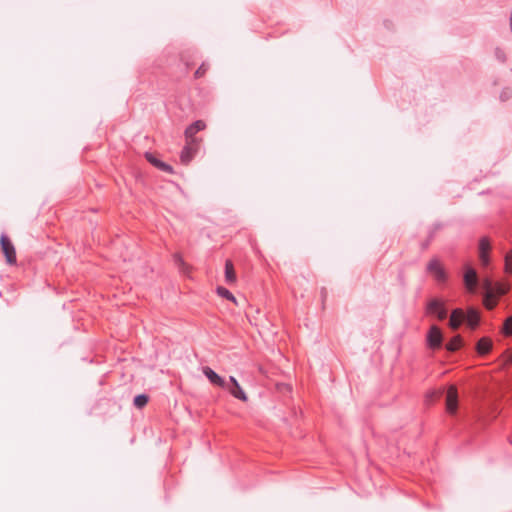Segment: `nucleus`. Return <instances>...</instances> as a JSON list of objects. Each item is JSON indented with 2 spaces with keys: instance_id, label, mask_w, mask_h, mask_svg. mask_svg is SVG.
<instances>
[{
  "instance_id": "1",
  "label": "nucleus",
  "mask_w": 512,
  "mask_h": 512,
  "mask_svg": "<svg viewBox=\"0 0 512 512\" xmlns=\"http://www.w3.org/2000/svg\"><path fill=\"white\" fill-rule=\"evenodd\" d=\"M426 271L429 274H431L434 277L435 281L438 283H445L447 281V273L444 270L443 266L441 265L439 259L436 257L432 258L428 262L426 266Z\"/></svg>"
},
{
  "instance_id": "2",
  "label": "nucleus",
  "mask_w": 512,
  "mask_h": 512,
  "mask_svg": "<svg viewBox=\"0 0 512 512\" xmlns=\"http://www.w3.org/2000/svg\"><path fill=\"white\" fill-rule=\"evenodd\" d=\"M1 250L5 256L6 262L9 265H14L17 262L16 250L6 234H2L0 237Z\"/></svg>"
},
{
  "instance_id": "3",
  "label": "nucleus",
  "mask_w": 512,
  "mask_h": 512,
  "mask_svg": "<svg viewBox=\"0 0 512 512\" xmlns=\"http://www.w3.org/2000/svg\"><path fill=\"white\" fill-rule=\"evenodd\" d=\"M427 346L430 349L436 350L442 346L443 335L440 328L432 325L426 336Z\"/></svg>"
},
{
  "instance_id": "4",
  "label": "nucleus",
  "mask_w": 512,
  "mask_h": 512,
  "mask_svg": "<svg viewBox=\"0 0 512 512\" xmlns=\"http://www.w3.org/2000/svg\"><path fill=\"white\" fill-rule=\"evenodd\" d=\"M197 145L198 144L196 139L186 141V145L183 147L180 153V160L182 164L187 165L194 158L198 150Z\"/></svg>"
},
{
  "instance_id": "5",
  "label": "nucleus",
  "mask_w": 512,
  "mask_h": 512,
  "mask_svg": "<svg viewBox=\"0 0 512 512\" xmlns=\"http://www.w3.org/2000/svg\"><path fill=\"white\" fill-rule=\"evenodd\" d=\"M458 408V391L456 386L451 385L446 393V410L449 414H455Z\"/></svg>"
},
{
  "instance_id": "6",
  "label": "nucleus",
  "mask_w": 512,
  "mask_h": 512,
  "mask_svg": "<svg viewBox=\"0 0 512 512\" xmlns=\"http://www.w3.org/2000/svg\"><path fill=\"white\" fill-rule=\"evenodd\" d=\"M464 285L469 293H475L478 285L477 272L472 267H467L464 273Z\"/></svg>"
},
{
  "instance_id": "7",
  "label": "nucleus",
  "mask_w": 512,
  "mask_h": 512,
  "mask_svg": "<svg viewBox=\"0 0 512 512\" xmlns=\"http://www.w3.org/2000/svg\"><path fill=\"white\" fill-rule=\"evenodd\" d=\"M145 158L147 159V161L152 164L154 167L158 168L159 170L163 171V172H166V173H169V174H172L173 173V168L171 165L161 161L160 159H158L153 153H150V152H146L145 153Z\"/></svg>"
},
{
  "instance_id": "8",
  "label": "nucleus",
  "mask_w": 512,
  "mask_h": 512,
  "mask_svg": "<svg viewBox=\"0 0 512 512\" xmlns=\"http://www.w3.org/2000/svg\"><path fill=\"white\" fill-rule=\"evenodd\" d=\"M490 242L487 237H482L479 240V258L483 265L489 264L488 252L490 250Z\"/></svg>"
},
{
  "instance_id": "9",
  "label": "nucleus",
  "mask_w": 512,
  "mask_h": 512,
  "mask_svg": "<svg viewBox=\"0 0 512 512\" xmlns=\"http://www.w3.org/2000/svg\"><path fill=\"white\" fill-rule=\"evenodd\" d=\"M465 321V313L462 309L456 308L450 315L449 325L453 330H457Z\"/></svg>"
},
{
  "instance_id": "10",
  "label": "nucleus",
  "mask_w": 512,
  "mask_h": 512,
  "mask_svg": "<svg viewBox=\"0 0 512 512\" xmlns=\"http://www.w3.org/2000/svg\"><path fill=\"white\" fill-rule=\"evenodd\" d=\"M206 127V124L202 120H197L193 122L191 125H189L185 130V137L186 140H192L195 139L194 136L199 132L204 130Z\"/></svg>"
},
{
  "instance_id": "11",
  "label": "nucleus",
  "mask_w": 512,
  "mask_h": 512,
  "mask_svg": "<svg viewBox=\"0 0 512 512\" xmlns=\"http://www.w3.org/2000/svg\"><path fill=\"white\" fill-rule=\"evenodd\" d=\"M203 374L209 379V381L218 386V387H224L225 386V380L219 376L213 369L206 366L202 369Z\"/></svg>"
},
{
  "instance_id": "12",
  "label": "nucleus",
  "mask_w": 512,
  "mask_h": 512,
  "mask_svg": "<svg viewBox=\"0 0 512 512\" xmlns=\"http://www.w3.org/2000/svg\"><path fill=\"white\" fill-rule=\"evenodd\" d=\"M492 349V341L487 338L483 337L478 340L476 344V351L480 356L487 355Z\"/></svg>"
},
{
  "instance_id": "13",
  "label": "nucleus",
  "mask_w": 512,
  "mask_h": 512,
  "mask_svg": "<svg viewBox=\"0 0 512 512\" xmlns=\"http://www.w3.org/2000/svg\"><path fill=\"white\" fill-rule=\"evenodd\" d=\"M483 286H484V289L486 291V295H485V306L488 308V309H492L494 307V303L490 302V298L493 297V294H494V288H493V283L490 279H486L484 282H483Z\"/></svg>"
},
{
  "instance_id": "14",
  "label": "nucleus",
  "mask_w": 512,
  "mask_h": 512,
  "mask_svg": "<svg viewBox=\"0 0 512 512\" xmlns=\"http://www.w3.org/2000/svg\"><path fill=\"white\" fill-rule=\"evenodd\" d=\"M237 280L235 269L233 262L231 260H226L225 262V281L227 284H234Z\"/></svg>"
},
{
  "instance_id": "15",
  "label": "nucleus",
  "mask_w": 512,
  "mask_h": 512,
  "mask_svg": "<svg viewBox=\"0 0 512 512\" xmlns=\"http://www.w3.org/2000/svg\"><path fill=\"white\" fill-rule=\"evenodd\" d=\"M465 321L471 327V329H475L480 321V315L478 311L473 308H469L465 314Z\"/></svg>"
},
{
  "instance_id": "16",
  "label": "nucleus",
  "mask_w": 512,
  "mask_h": 512,
  "mask_svg": "<svg viewBox=\"0 0 512 512\" xmlns=\"http://www.w3.org/2000/svg\"><path fill=\"white\" fill-rule=\"evenodd\" d=\"M444 307V303L438 299H432L426 306L427 314H435L439 309Z\"/></svg>"
},
{
  "instance_id": "17",
  "label": "nucleus",
  "mask_w": 512,
  "mask_h": 512,
  "mask_svg": "<svg viewBox=\"0 0 512 512\" xmlns=\"http://www.w3.org/2000/svg\"><path fill=\"white\" fill-rule=\"evenodd\" d=\"M462 345V338L460 335H456L455 337H453L447 344H446V349L449 351V352H455L456 350H458Z\"/></svg>"
},
{
  "instance_id": "18",
  "label": "nucleus",
  "mask_w": 512,
  "mask_h": 512,
  "mask_svg": "<svg viewBox=\"0 0 512 512\" xmlns=\"http://www.w3.org/2000/svg\"><path fill=\"white\" fill-rule=\"evenodd\" d=\"M148 401H149L148 395L139 394V395L135 396L133 404L138 409H142L143 407H145L147 405Z\"/></svg>"
},
{
  "instance_id": "19",
  "label": "nucleus",
  "mask_w": 512,
  "mask_h": 512,
  "mask_svg": "<svg viewBox=\"0 0 512 512\" xmlns=\"http://www.w3.org/2000/svg\"><path fill=\"white\" fill-rule=\"evenodd\" d=\"M216 292L219 296L236 303V298L227 288L218 286Z\"/></svg>"
},
{
  "instance_id": "20",
  "label": "nucleus",
  "mask_w": 512,
  "mask_h": 512,
  "mask_svg": "<svg viewBox=\"0 0 512 512\" xmlns=\"http://www.w3.org/2000/svg\"><path fill=\"white\" fill-rule=\"evenodd\" d=\"M230 393L237 399L239 400H242V401H246L247 400V396H246V393L243 391V389L241 388V386L239 384L235 385L231 390H230Z\"/></svg>"
},
{
  "instance_id": "21",
  "label": "nucleus",
  "mask_w": 512,
  "mask_h": 512,
  "mask_svg": "<svg viewBox=\"0 0 512 512\" xmlns=\"http://www.w3.org/2000/svg\"><path fill=\"white\" fill-rule=\"evenodd\" d=\"M502 332L506 336L512 335V316L508 317L505 320V322L503 324Z\"/></svg>"
},
{
  "instance_id": "22",
  "label": "nucleus",
  "mask_w": 512,
  "mask_h": 512,
  "mask_svg": "<svg viewBox=\"0 0 512 512\" xmlns=\"http://www.w3.org/2000/svg\"><path fill=\"white\" fill-rule=\"evenodd\" d=\"M208 69H209V65L206 63H202L198 67V69L195 71V74H194L195 78L203 77L206 74V72L208 71Z\"/></svg>"
},
{
  "instance_id": "23",
  "label": "nucleus",
  "mask_w": 512,
  "mask_h": 512,
  "mask_svg": "<svg viewBox=\"0 0 512 512\" xmlns=\"http://www.w3.org/2000/svg\"><path fill=\"white\" fill-rule=\"evenodd\" d=\"M173 260L175 264L179 267V269L184 270L186 264L184 262V259L179 253H176L173 255Z\"/></svg>"
},
{
  "instance_id": "24",
  "label": "nucleus",
  "mask_w": 512,
  "mask_h": 512,
  "mask_svg": "<svg viewBox=\"0 0 512 512\" xmlns=\"http://www.w3.org/2000/svg\"><path fill=\"white\" fill-rule=\"evenodd\" d=\"M505 268L507 272L512 273V251L505 256Z\"/></svg>"
},
{
  "instance_id": "25",
  "label": "nucleus",
  "mask_w": 512,
  "mask_h": 512,
  "mask_svg": "<svg viewBox=\"0 0 512 512\" xmlns=\"http://www.w3.org/2000/svg\"><path fill=\"white\" fill-rule=\"evenodd\" d=\"M495 57L497 58L498 61H500L502 63H504L506 61V54L500 48L495 49Z\"/></svg>"
},
{
  "instance_id": "26",
  "label": "nucleus",
  "mask_w": 512,
  "mask_h": 512,
  "mask_svg": "<svg viewBox=\"0 0 512 512\" xmlns=\"http://www.w3.org/2000/svg\"><path fill=\"white\" fill-rule=\"evenodd\" d=\"M435 315H437L439 320H444L447 317V310L445 307L439 309Z\"/></svg>"
},
{
  "instance_id": "27",
  "label": "nucleus",
  "mask_w": 512,
  "mask_h": 512,
  "mask_svg": "<svg viewBox=\"0 0 512 512\" xmlns=\"http://www.w3.org/2000/svg\"><path fill=\"white\" fill-rule=\"evenodd\" d=\"M496 291L499 293V294H505L506 293V288L502 285H498Z\"/></svg>"
},
{
  "instance_id": "28",
  "label": "nucleus",
  "mask_w": 512,
  "mask_h": 512,
  "mask_svg": "<svg viewBox=\"0 0 512 512\" xmlns=\"http://www.w3.org/2000/svg\"><path fill=\"white\" fill-rule=\"evenodd\" d=\"M509 97V91L508 90H504L501 95H500V98L502 100H506L507 98Z\"/></svg>"
},
{
  "instance_id": "29",
  "label": "nucleus",
  "mask_w": 512,
  "mask_h": 512,
  "mask_svg": "<svg viewBox=\"0 0 512 512\" xmlns=\"http://www.w3.org/2000/svg\"><path fill=\"white\" fill-rule=\"evenodd\" d=\"M229 380H230V382L232 383L233 387H234L235 385L239 384V383H238V381L236 380V378H235V377H233V376H230Z\"/></svg>"
},
{
  "instance_id": "30",
  "label": "nucleus",
  "mask_w": 512,
  "mask_h": 512,
  "mask_svg": "<svg viewBox=\"0 0 512 512\" xmlns=\"http://www.w3.org/2000/svg\"><path fill=\"white\" fill-rule=\"evenodd\" d=\"M510 28H511V31H512V13H511V16H510Z\"/></svg>"
},
{
  "instance_id": "31",
  "label": "nucleus",
  "mask_w": 512,
  "mask_h": 512,
  "mask_svg": "<svg viewBox=\"0 0 512 512\" xmlns=\"http://www.w3.org/2000/svg\"><path fill=\"white\" fill-rule=\"evenodd\" d=\"M428 245H429V242L424 243L423 247H424V248H427V246H428Z\"/></svg>"
}]
</instances>
